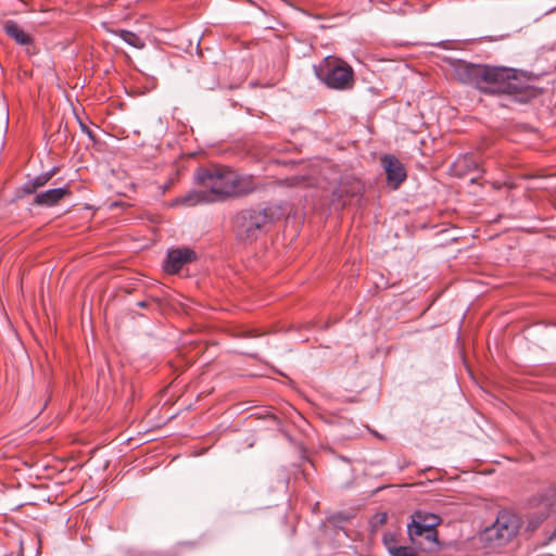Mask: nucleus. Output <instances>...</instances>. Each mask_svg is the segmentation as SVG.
<instances>
[{
  "mask_svg": "<svg viewBox=\"0 0 556 556\" xmlns=\"http://www.w3.org/2000/svg\"><path fill=\"white\" fill-rule=\"evenodd\" d=\"M200 190H190L176 198L172 205L187 207L241 197L255 190L256 184L251 175H239L231 168L220 165L200 167L194 174Z\"/></svg>",
  "mask_w": 556,
  "mask_h": 556,
  "instance_id": "obj_1",
  "label": "nucleus"
},
{
  "mask_svg": "<svg viewBox=\"0 0 556 556\" xmlns=\"http://www.w3.org/2000/svg\"><path fill=\"white\" fill-rule=\"evenodd\" d=\"M458 78L488 94L527 92L533 78L523 71L504 66L466 64L457 68Z\"/></svg>",
  "mask_w": 556,
  "mask_h": 556,
  "instance_id": "obj_2",
  "label": "nucleus"
},
{
  "mask_svg": "<svg viewBox=\"0 0 556 556\" xmlns=\"http://www.w3.org/2000/svg\"><path fill=\"white\" fill-rule=\"evenodd\" d=\"M520 527L521 520L517 514L507 509L501 510L494 522L481 532L480 541L488 551L500 552L516 539Z\"/></svg>",
  "mask_w": 556,
  "mask_h": 556,
  "instance_id": "obj_3",
  "label": "nucleus"
},
{
  "mask_svg": "<svg viewBox=\"0 0 556 556\" xmlns=\"http://www.w3.org/2000/svg\"><path fill=\"white\" fill-rule=\"evenodd\" d=\"M314 71L316 76L331 89L346 90L353 87L354 72L345 61L339 58H325L314 66Z\"/></svg>",
  "mask_w": 556,
  "mask_h": 556,
  "instance_id": "obj_4",
  "label": "nucleus"
},
{
  "mask_svg": "<svg viewBox=\"0 0 556 556\" xmlns=\"http://www.w3.org/2000/svg\"><path fill=\"white\" fill-rule=\"evenodd\" d=\"M531 511L527 516L526 530L534 531L554 511H556V488H551L529 501Z\"/></svg>",
  "mask_w": 556,
  "mask_h": 556,
  "instance_id": "obj_5",
  "label": "nucleus"
},
{
  "mask_svg": "<svg viewBox=\"0 0 556 556\" xmlns=\"http://www.w3.org/2000/svg\"><path fill=\"white\" fill-rule=\"evenodd\" d=\"M268 223L265 210H245L237 215L236 224L238 235L242 239H254L261 228Z\"/></svg>",
  "mask_w": 556,
  "mask_h": 556,
  "instance_id": "obj_6",
  "label": "nucleus"
},
{
  "mask_svg": "<svg viewBox=\"0 0 556 556\" xmlns=\"http://www.w3.org/2000/svg\"><path fill=\"white\" fill-rule=\"evenodd\" d=\"M194 258L195 253L191 249L179 248L169 250L164 263V269L168 274H176L185 264L192 262Z\"/></svg>",
  "mask_w": 556,
  "mask_h": 556,
  "instance_id": "obj_7",
  "label": "nucleus"
},
{
  "mask_svg": "<svg viewBox=\"0 0 556 556\" xmlns=\"http://www.w3.org/2000/svg\"><path fill=\"white\" fill-rule=\"evenodd\" d=\"M382 164L387 174L388 184L394 189L406 179V170L403 164L392 155L382 157Z\"/></svg>",
  "mask_w": 556,
  "mask_h": 556,
  "instance_id": "obj_8",
  "label": "nucleus"
},
{
  "mask_svg": "<svg viewBox=\"0 0 556 556\" xmlns=\"http://www.w3.org/2000/svg\"><path fill=\"white\" fill-rule=\"evenodd\" d=\"M412 518L416 521H420L424 528H428V544L429 547L435 545L437 541V527L440 525L441 519L439 516L426 511H416L412 515Z\"/></svg>",
  "mask_w": 556,
  "mask_h": 556,
  "instance_id": "obj_9",
  "label": "nucleus"
},
{
  "mask_svg": "<svg viewBox=\"0 0 556 556\" xmlns=\"http://www.w3.org/2000/svg\"><path fill=\"white\" fill-rule=\"evenodd\" d=\"M70 193L68 188H54L37 193L34 203L41 206H53Z\"/></svg>",
  "mask_w": 556,
  "mask_h": 556,
  "instance_id": "obj_10",
  "label": "nucleus"
},
{
  "mask_svg": "<svg viewBox=\"0 0 556 556\" xmlns=\"http://www.w3.org/2000/svg\"><path fill=\"white\" fill-rule=\"evenodd\" d=\"M3 29L5 34L17 45L30 46L33 43V38L26 34L14 21H7L4 23Z\"/></svg>",
  "mask_w": 556,
  "mask_h": 556,
  "instance_id": "obj_11",
  "label": "nucleus"
},
{
  "mask_svg": "<svg viewBox=\"0 0 556 556\" xmlns=\"http://www.w3.org/2000/svg\"><path fill=\"white\" fill-rule=\"evenodd\" d=\"M407 531L414 544L421 546V538L428 542V528H424L419 520L416 521L412 518L410 523L407 526Z\"/></svg>",
  "mask_w": 556,
  "mask_h": 556,
  "instance_id": "obj_12",
  "label": "nucleus"
},
{
  "mask_svg": "<svg viewBox=\"0 0 556 556\" xmlns=\"http://www.w3.org/2000/svg\"><path fill=\"white\" fill-rule=\"evenodd\" d=\"M53 175H54V172H49V173L38 175L34 179L26 181L22 186L23 193L31 194V193L36 192V190L40 187H43L52 178Z\"/></svg>",
  "mask_w": 556,
  "mask_h": 556,
  "instance_id": "obj_13",
  "label": "nucleus"
},
{
  "mask_svg": "<svg viewBox=\"0 0 556 556\" xmlns=\"http://www.w3.org/2000/svg\"><path fill=\"white\" fill-rule=\"evenodd\" d=\"M362 188L363 187H362L361 182L357 181V180H355V181H353L351 184V189L350 190L346 189V184L345 182H341L339 188L333 192V197H334V199H338V200H341L344 194L354 197V195L358 194L362 191Z\"/></svg>",
  "mask_w": 556,
  "mask_h": 556,
  "instance_id": "obj_14",
  "label": "nucleus"
},
{
  "mask_svg": "<svg viewBox=\"0 0 556 556\" xmlns=\"http://www.w3.org/2000/svg\"><path fill=\"white\" fill-rule=\"evenodd\" d=\"M118 35L122 38V40H124L127 45H129L134 48L141 49L144 47L143 40L137 34H135L132 31L121 30L118 33Z\"/></svg>",
  "mask_w": 556,
  "mask_h": 556,
  "instance_id": "obj_15",
  "label": "nucleus"
},
{
  "mask_svg": "<svg viewBox=\"0 0 556 556\" xmlns=\"http://www.w3.org/2000/svg\"><path fill=\"white\" fill-rule=\"evenodd\" d=\"M383 544L388 552L392 555V551L399 546L396 538L392 533H387L383 535Z\"/></svg>",
  "mask_w": 556,
  "mask_h": 556,
  "instance_id": "obj_16",
  "label": "nucleus"
},
{
  "mask_svg": "<svg viewBox=\"0 0 556 556\" xmlns=\"http://www.w3.org/2000/svg\"><path fill=\"white\" fill-rule=\"evenodd\" d=\"M391 556H415V551L409 546L399 545Z\"/></svg>",
  "mask_w": 556,
  "mask_h": 556,
  "instance_id": "obj_17",
  "label": "nucleus"
},
{
  "mask_svg": "<svg viewBox=\"0 0 556 556\" xmlns=\"http://www.w3.org/2000/svg\"><path fill=\"white\" fill-rule=\"evenodd\" d=\"M463 161L466 164V166H468V168H477V163L471 157H464Z\"/></svg>",
  "mask_w": 556,
  "mask_h": 556,
  "instance_id": "obj_18",
  "label": "nucleus"
},
{
  "mask_svg": "<svg viewBox=\"0 0 556 556\" xmlns=\"http://www.w3.org/2000/svg\"><path fill=\"white\" fill-rule=\"evenodd\" d=\"M378 517H379L378 518L379 523H383L386 521V514H382V515H380Z\"/></svg>",
  "mask_w": 556,
  "mask_h": 556,
  "instance_id": "obj_19",
  "label": "nucleus"
},
{
  "mask_svg": "<svg viewBox=\"0 0 556 556\" xmlns=\"http://www.w3.org/2000/svg\"><path fill=\"white\" fill-rule=\"evenodd\" d=\"M551 539H556V528L554 529L553 533L551 534Z\"/></svg>",
  "mask_w": 556,
  "mask_h": 556,
  "instance_id": "obj_20",
  "label": "nucleus"
},
{
  "mask_svg": "<svg viewBox=\"0 0 556 556\" xmlns=\"http://www.w3.org/2000/svg\"><path fill=\"white\" fill-rule=\"evenodd\" d=\"M346 204V200L342 199L341 205L344 206Z\"/></svg>",
  "mask_w": 556,
  "mask_h": 556,
  "instance_id": "obj_21",
  "label": "nucleus"
}]
</instances>
